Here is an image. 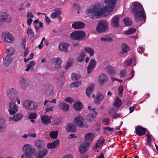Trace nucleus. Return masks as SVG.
<instances>
[{"label":"nucleus","mask_w":158,"mask_h":158,"mask_svg":"<svg viewBox=\"0 0 158 158\" xmlns=\"http://www.w3.org/2000/svg\"><path fill=\"white\" fill-rule=\"evenodd\" d=\"M62 158H73V156L72 155L69 154L64 156Z\"/></svg>","instance_id":"62"},{"label":"nucleus","mask_w":158,"mask_h":158,"mask_svg":"<svg viewBox=\"0 0 158 158\" xmlns=\"http://www.w3.org/2000/svg\"><path fill=\"white\" fill-rule=\"evenodd\" d=\"M108 80L107 76L105 74H102L100 75L98 78V82L100 84H103L105 83Z\"/></svg>","instance_id":"23"},{"label":"nucleus","mask_w":158,"mask_h":158,"mask_svg":"<svg viewBox=\"0 0 158 158\" xmlns=\"http://www.w3.org/2000/svg\"><path fill=\"white\" fill-rule=\"evenodd\" d=\"M23 118V115L21 114L17 113L12 117L9 118V121H17L21 120Z\"/></svg>","instance_id":"21"},{"label":"nucleus","mask_w":158,"mask_h":158,"mask_svg":"<svg viewBox=\"0 0 158 158\" xmlns=\"http://www.w3.org/2000/svg\"><path fill=\"white\" fill-rule=\"evenodd\" d=\"M135 132L138 135H143L145 134L146 129L140 126H138L135 128Z\"/></svg>","instance_id":"16"},{"label":"nucleus","mask_w":158,"mask_h":158,"mask_svg":"<svg viewBox=\"0 0 158 158\" xmlns=\"http://www.w3.org/2000/svg\"><path fill=\"white\" fill-rule=\"evenodd\" d=\"M42 89L46 93L49 95H52L54 93V88L52 86L47 85H44L42 88Z\"/></svg>","instance_id":"11"},{"label":"nucleus","mask_w":158,"mask_h":158,"mask_svg":"<svg viewBox=\"0 0 158 158\" xmlns=\"http://www.w3.org/2000/svg\"><path fill=\"white\" fill-rule=\"evenodd\" d=\"M51 118V117L49 118L48 115H43L42 116L41 119L44 124L47 125L50 122Z\"/></svg>","instance_id":"25"},{"label":"nucleus","mask_w":158,"mask_h":158,"mask_svg":"<svg viewBox=\"0 0 158 158\" xmlns=\"http://www.w3.org/2000/svg\"><path fill=\"white\" fill-rule=\"evenodd\" d=\"M123 52L124 53H126L130 50L129 47L126 44H123L122 46Z\"/></svg>","instance_id":"44"},{"label":"nucleus","mask_w":158,"mask_h":158,"mask_svg":"<svg viewBox=\"0 0 158 158\" xmlns=\"http://www.w3.org/2000/svg\"><path fill=\"white\" fill-rule=\"evenodd\" d=\"M2 40L7 43H12L14 41V36L8 32H3L2 34Z\"/></svg>","instance_id":"7"},{"label":"nucleus","mask_w":158,"mask_h":158,"mask_svg":"<svg viewBox=\"0 0 158 158\" xmlns=\"http://www.w3.org/2000/svg\"><path fill=\"white\" fill-rule=\"evenodd\" d=\"M65 101L66 102H69L70 103H72L73 102H74V101L73 100L72 98L70 97L67 98L65 99Z\"/></svg>","instance_id":"57"},{"label":"nucleus","mask_w":158,"mask_h":158,"mask_svg":"<svg viewBox=\"0 0 158 158\" xmlns=\"http://www.w3.org/2000/svg\"><path fill=\"white\" fill-rule=\"evenodd\" d=\"M37 115L36 113H31L29 115V118L30 119H34L37 117Z\"/></svg>","instance_id":"53"},{"label":"nucleus","mask_w":158,"mask_h":158,"mask_svg":"<svg viewBox=\"0 0 158 158\" xmlns=\"http://www.w3.org/2000/svg\"><path fill=\"white\" fill-rule=\"evenodd\" d=\"M23 106L29 110H34L38 108L36 102L29 100H25L23 103Z\"/></svg>","instance_id":"4"},{"label":"nucleus","mask_w":158,"mask_h":158,"mask_svg":"<svg viewBox=\"0 0 158 158\" xmlns=\"http://www.w3.org/2000/svg\"><path fill=\"white\" fill-rule=\"evenodd\" d=\"M95 118V117L94 115L90 113L86 117V119L87 120L89 121H92Z\"/></svg>","instance_id":"45"},{"label":"nucleus","mask_w":158,"mask_h":158,"mask_svg":"<svg viewBox=\"0 0 158 158\" xmlns=\"http://www.w3.org/2000/svg\"><path fill=\"white\" fill-rule=\"evenodd\" d=\"M24 57H26L27 54L28 52V48H24Z\"/></svg>","instance_id":"64"},{"label":"nucleus","mask_w":158,"mask_h":158,"mask_svg":"<svg viewBox=\"0 0 158 158\" xmlns=\"http://www.w3.org/2000/svg\"><path fill=\"white\" fill-rule=\"evenodd\" d=\"M62 62V60L60 58H54L52 59L51 64L56 69H59L61 67Z\"/></svg>","instance_id":"8"},{"label":"nucleus","mask_w":158,"mask_h":158,"mask_svg":"<svg viewBox=\"0 0 158 158\" xmlns=\"http://www.w3.org/2000/svg\"><path fill=\"white\" fill-rule=\"evenodd\" d=\"M59 140H57L54 142L48 143L47 146L49 149H52L56 148L59 145Z\"/></svg>","instance_id":"27"},{"label":"nucleus","mask_w":158,"mask_h":158,"mask_svg":"<svg viewBox=\"0 0 158 158\" xmlns=\"http://www.w3.org/2000/svg\"><path fill=\"white\" fill-rule=\"evenodd\" d=\"M105 69L109 73L111 74H114L115 73V71L114 68L111 66H106L105 68Z\"/></svg>","instance_id":"36"},{"label":"nucleus","mask_w":158,"mask_h":158,"mask_svg":"<svg viewBox=\"0 0 158 158\" xmlns=\"http://www.w3.org/2000/svg\"><path fill=\"white\" fill-rule=\"evenodd\" d=\"M74 107L76 110L78 111L80 110L82 108V105L80 102H77L74 104Z\"/></svg>","instance_id":"35"},{"label":"nucleus","mask_w":158,"mask_h":158,"mask_svg":"<svg viewBox=\"0 0 158 158\" xmlns=\"http://www.w3.org/2000/svg\"><path fill=\"white\" fill-rule=\"evenodd\" d=\"M104 96L100 93H98L96 98L95 99V103L98 105L100 104V102L104 98Z\"/></svg>","instance_id":"29"},{"label":"nucleus","mask_w":158,"mask_h":158,"mask_svg":"<svg viewBox=\"0 0 158 158\" xmlns=\"http://www.w3.org/2000/svg\"><path fill=\"white\" fill-rule=\"evenodd\" d=\"M60 106L62 110L64 111H68L70 107L69 106L64 103H61L60 104Z\"/></svg>","instance_id":"32"},{"label":"nucleus","mask_w":158,"mask_h":158,"mask_svg":"<svg viewBox=\"0 0 158 158\" xmlns=\"http://www.w3.org/2000/svg\"><path fill=\"white\" fill-rule=\"evenodd\" d=\"M86 36L85 32L78 31L72 32L70 34L71 38L77 40H83Z\"/></svg>","instance_id":"3"},{"label":"nucleus","mask_w":158,"mask_h":158,"mask_svg":"<svg viewBox=\"0 0 158 158\" xmlns=\"http://www.w3.org/2000/svg\"><path fill=\"white\" fill-rule=\"evenodd\" d=\"M89 146V144L85 141L83 142L80 147L79 150L81 154H84L87 150Z\"/></svg>","instance_id":"12"},{"label":"nucleus","mask_w":158,"mask_h":158,"mask_svg":"<svg viewBox=\"0 0 158 158\" xmlns=\"http://www.w3.org/2000/svg\"><path fill=\"white\" fill-rule=\"evenodd\" d=\"M125 24L127 26H130L132 24V22L129 18H127L123 20Z\"/></svg>","instance_id":"46"},{"label":"nucleus","mask_w":158,"mask_h":158,"mask_svg":"<svg viewBox=\"0 0 158 158\" xmlns=\"http://www.w3.org/2000/svg\"><path fill=\"white\" fill-rule=\"evenodd\" d=\"M48 150L47 149H44L43 150L40 151L37 153L35 154L36 157L37 158H42L47 153Z\"/></svg>","instance_id":"22"},{"label":"nucleus","mask_w":158,"mask_h":158,"mask_svg":"<svg viewBox=\"0 0 158 158\" xmlns=\"http://www.w3.org/2000/svg\"><path fill=\"white\" fill-rule=\"evenodd\" d=\"M84 50L86 52L89 54L90 56L93 55L94 53V50L92 48L89 47H86L84 48Z\"/></svg>","instance_id":"39"},{"label":"nucleus","mask_w":158,"mask_h":158,"mask_svg":"<svg viewBox=\"0 0 158 158\" xmlns=\"http://www.w3.org/2000/svg\"><path fill=\"white\" fill-rule=\"evenodd\" d=\"M105 140L102 138L99 139L96 146L94 147L93 149L97 152H99L104 143Z\"/></svg>","instance_id":"10"},{"label":"nucleus","mask_w":158,"mask_h":158,"mask_svg":"<svg viewBox=\"0 0 158 158\" xmlns=\"http://www.w3.org/2000/svg\"><path fill=\"white\" fill-rule=\"evenodd\" d=\"M81 85V82L79 81L77 82L72 83L70 85V86L72 88H73L75 87H78L80 85Z\"/></svg>","instance_id":"47"},{"label":"nucleus","mask_w":158,"mask_h":158,"mask_svg":"<svg viewBox=\"0 0 158 158\" xmlns=\"http://www.w3.org/2000/svg\"><path fill=\"white\" fill-rule=\"evenodd\" d=\"M96 64V61L94 59H92L90 60L89 65L87 67L88 73H90L93 71Z\"/></svg>","instance_id":"19"},{"label":"nucleus","mask_w":158,"mask_h":158,"mask_svg":"<svg viewBox=\"0 0 158 158\" xmlns=\"http://www.w3.org/2000/svg\"><path fill=\"white\" fill-rule=\"evenodd\" d=\"M15 52V49L12 48L8 49L6 51L7 55L11 57Z\"/></svg>","instance_id":"38"},{"label":"nucleus","mask_w":158,"mask_h":158,"mask_svg":"<svg viewBox=\"0 0 158 158\" xmlns=\"http://www.w3.org/2000/svg\"><path fill=\"white\" fill-rule=\"evenodd\" d=\"M127 74V71L125 69L121 70L119 73V75L121 78H124Z\"/></svg>","instance_id":"49"},{"label":"nucleus","mask_w":158,"mask_h":158,"mask_svg":"<svg viewBox=\"0 0 158 158\" xmlns=\"http://www.w3.org/2000/svg\"><path fill=\"white\" fill-rule=\"evenodd\" d=\"M6 127V123L4 120L0 119V132Z\"/></svg>","instance_id":"42"},{"label":"nucleus","mask_w":158,"mask_h":158,"mask_svg":"<svg viewBox=\"0 0 158 158\" xmlns=\"http://www.w3.org/2000/svg\"><path fill=\"white\" fill-rule=\"evenodd\" d=\"M54 106H52L50 107L49 108H48L45 109V111L46 112H48L49 111H52L53 110V108H54Z\"/></svg>","instance_id":"59"},{"label":"nucleus","mask_w":158,"mask_h":158,"mask_svg":"<svg viewBox=\"0 0 158 158\" xmlns=\"http://www.w3.org/2000/svg\"><path fill=\"white\" fill-rule=\"evenodd\" d=\"M20 84L23 86H25L26 84V81L23 77H21L19 79Z\"/></svg>","instance_id":"50"},{"label":"nucleus","mask_w":158,"mask_h":158,"mask_svg":"<svg viewBox=\"0 0 158 158\" xmlns=\"http://www.w3.org/2000/svg\"><path fill=\"white\" fill-rule=\"evenodd\" d=\"M119 15H116L114 16L111 21L112 25L114 27H117L119 26Z\"/></svg>","instance_id":"15"},{"label":"nucleus","mask_w":158,"mask_h":158,"mask_svg":"<svg viewBox=\"0 0 158 158\" xmlns=\"http://www.w3.org/2000/svg\"><path fill=\"white\" fill-rule=\"evenodd\" d=\"M85 56L86 53L85 52H81L78 56L77 59V60L79 62L83 61Z\"/></svg>","instance_id":"33"},{"label":"nucleus","mask_w":158,"mask_h":158,"mask_svg":"<svg viewBox=\"0 0 158 158\" xmlns=\"http://www.w3.org/2000/svg\"><path fill=\"white\" fill-rule=\"evenodd\" d=\"M144 11L135 13V19L137 22H139L145 19Z\"/></svg>","instance_id":"14"},{"label":"nucleus","mask_w":158,"mask_h":158,"mask_svg":"<svg viewBox=\"0 0 158 158\" xmlns=\"http://www.w3.org/2000/svg\"><path fill=\"white\" fill-rule=\"evenodd\" d=\"M117 0H105L104 3L107 4L102 8L99 4L96 5L86 10L87 14L92 13L97 16L104 15L106 12H110L114 9Z\"/></svg>","instance_id":"1"},{"label":"nucleus","mask_w":158,"mask_h":158,"mask_svg":"<svg viewBox=\"0 0 158 158\" xmlns=\"http://www.w3.org/2000/svg\"><path fill=\"white\" fill-rule=\"evenodd\" d=\"M35 146L38 148H42L45 145L44 141L42 140H36L35 142Z\"/></svg>","instance_id":"31"},{"label":"nucleus","mask_w":158,"mask_h":158,"mask_svg":"<svg viewBox=\"0 0 158 158\" xmlns=\"http://www.w3.org/2000/svg\"><path fill=\"white\" fill-rule=\"evenodd\" d=\"M94 138V135L91 133H87L85 136V139L87 141H89Z\"/></svg>","instance_id":"41"},{"label":"nucleus","mask_w":158,"mask_h":158,"mask_svg":"<svg viewBox=\"0 0 158 158\" xmlns=\"http://www.w3.org/2000/svg\"><path fill=\"white\" fill-rule=\"evenodd\" d=\"M116 109L115 108H110L109 110V113L111 115H113L117 112Z\"/></svg>","instance_id":"51"},{"label":"nucleus","mask_w":158,"mask_h":158,"mask_svg":"<svg viewBox=\"0 0 158 158\" xmlns=\"http://www.w3.org/2000/svg\"><path fill=\"white\" fill-rule=\"evenodd\" d=\"M12 61V57L6 55V57L3 58V63L5 66H7Z\"/></svg>","instance_id":"24"},{"label":"nucleus","mask_w":158,"mask_h":158,"mask_svg":"<svg viewBox=\"0 0 158 158\" xmlns=\"http://www.w3.org/2000/svg\"><path fill=\"white\" fill-rule=\"evenodd\" d=\"M22 150L24 153L22 155L21 158H34L33 156L36 152L34 147L29 144L24 145Z\"/></svg>","instance_id":"2"},{"label":"nucleus","mask_w":158,"mask_h":158,"mask_svg":"<svg viewBox=\"0 0 158 158\" xmlns=\"http://www.w3.org/2000/svg\"><path fill=\"white\" fill-rule=\"evenodd\" d=\"M27 18H33V15L31 12L29 11L27 12Z\"/></svg>","instance_id":"60"},{"label":"nucleus","mask_w":158,"mask_h":158,"mask_svg":"<svg viewBox=\"0 0 158 158\" xmlns=\"http://www.w3.org/2000/svg\"><path fill=\"white\" fill-rule=\"evenodd\" d=\"M136 31V30L135 28H132L124 31L123 33L125 35H130L135 33Z\"/></svg>","instance_id":"37"},{"label":"nucleus","mask_w":158,"mask_h":158,"mask_svg":"<svg viewBox=\"0 0 158 158\" xmlns=\"http://www.w3.org/2000/svg\"><path fill=\"white\" fill-rule=\"evenodd\" d=\"M83 121V119L81 116L75 117L74 118V122L79 127H83L84 126Z\"/></svg>","instance_id":"17"},{"label":"nucleus","mask_w":158,"mask_h":158,"mask_svg":"<svg viewBox=\"0 0 158 158\" xmlns=\"http://www.w3.org/2000/svg\"><path fill=\"white\" fill-rule=\"evenodd\" d=\"M123 92V86H120L118 89V93L120 96L122 94Z\"/></svg>","instance_id":"58"},{"label":"nucleus","mask_w":158,"mask_h":158,"mask_svg":"<svg viewBox=\"0 0 158 158\" xmlns=\"http://www.w3.org/2000/svg\"><path fill=\"white\" fill-rule=\"evenodd\" d=\"M9 113L12 115L14 114L18 111V107L15 105V102H11L9 104Z\"/></svg>","instance_id":"13"},{"label":"nucleus","mask_w":158,"mask_h":158,"mask_svg":"<svg viewBox=\"0 0 158 158\" xmlns=\"http://www.w3.org/2000/svg\"><path fill=\"white\" fill-rule=\"evenodd\" d=\"M137 51L139 52L142 53L144 52V50L143 48L140 47L138 48Z\"/></svg>","instance_id":"61"},{"label":"nucleus","mask_w":158,"mask_h":158,"mask_svg":"<svg viewBox=\"0 0 158 158\" xmlns=\"http://www.w3.org/2000/svg\"><path fill=\"white\" fill-rule=\"evenodd\" d=\"M76 126L73 123L69 124L66 127V129L67 131L70 132H74L76 130Z\"/></svg>","instance_id":"30"},{"label":"nucleus","mask_w":158,"mask_h":158,"mask_svg":"<svg viewBox=\"0 0 158 158\" xmlns=\"http://www.w3.org/2000/svg\"><path fill=\"white\" fill-rule=\"evenodd\" d=\"M80 76L77 75L76 73H73L71 74V78L73 80L77 81L80 78Z\"/></svg>","instance_id":"48"},{"label":"nucleus","mask_w":158,"mask_h":158,"mask_svg":"<svg viewBox=\"0 0 158 158\" xmlns=\"http://www.w3.org/2000/svg\"><path fill=\"white\" fill-rule=\"evenodd\" d=\"M27 34H28L29 36H32L34 34V32L31 29V28L30 27H29L28 29Z\"/></svg>","instance_id":"54"},{"label":"nucleus","mask_w":158,"mask_h":158,"mask_svg":"<svg viewBox=\"0 0 158 158\" xmlns=\"http://www.w3.org/2000/svg\"><path fill=\"white\" fill-rule=\"evenodd\" d=\"M35 64V62L33 61H31L30 62L29 64H28L27 66L26 69H25V71L26 72L29 71L30 69L31 71H33L34 69V68L33 67Z\"/></svg>","instance_id":"28"},{"label":"nucleus","mask_w":158,"mask_h":158,"mask_svg":"<svg viewBox=\"0 0 158 158\" xmlns=\"http://www.w3.org/2000/svg\"><path fill=\"white\" fill-rule=\"evenodd\" d=\"M121 100L119 98H117L114 103V105L117 108H119L121 105Z\"/></svg>","instance_id":"43"},{"label":"nucleus","mask_w":158,"mask_h":158,"mask_svg":"<svg viewBox=\"0 0 158 158\" xmlns=\"http://www.w3.org/2000/svg\"><path fill=\"white\" fill-rule=\"evenodd\" d=\"M94 87V84H90L89 86L86 89V93L89 97H90L91 96V93L93 91Z\"/></svg>","instance_id":"26"},{"label":"nucleus","mask_w":158,"mask_h":158,"mask_svg":"<svg viewBox=\"0 0 158 158\" xmlns=\"http://www.w3.org/2000/svg\"><path fill=\"white\" fill-rule=\"evenodd\" d=\"M12 20V18L9 14L5 12H0V22L10 23Z\"/></svg>","instance_id":"6"},{"label":"nucleus","mask_w":158,"mask_h":158,"mask_svg":"<svg viewBox=\"0 0 158 158\" xmlns=\"http://www.w3.org/2000/svg\"><path fill=\"white\" fill-rule=\"evenodd\" d=\"M61 14L60 10H55L54 12L52 13L51 14V17L52 19H54L59 16Z\"/></svg>","instance_id":"34"},{"label":"nucleus","mask_w":158,"mask_h":158,"mask_svg":"<svg viewBox=\"0 0 158 158\" xmlns=\"http://www.w3.org/2000/svg\"><path fill=\"white\" fill-rule=\"evenodd\" d=\"M110 120V119L108 118L104 119L102 121L103 123L105 125H108L109 123Z\"/></svg>","instance_id":"55"},{"label":"nucleus","mask_w":158,"mask_h":158,"mask_svg":"<svg viewBox=\"0 0 158 158\" xmlns=\"http://www.w3.org/2000/svg\"><path fill=\"white\" fill-rule=\"evenodd\" d=\"M85 25V23L79 21L73 23L72 24V27L74 29H79L84 28Z\"/></svg>","instance_id":"18"},{"label":"nucleus","mask_w":158,"mask_h":158,"mask_svg":"<svg viewBox=\"0 0 158 158\" xmlns=\"http://www.w3.org/2000/svg\"><path fill=\"white\" fill-rule=\"evenodd\" d=\"M34 54L33 53H31L30 56H29V58H28L27 59L26 58H24V61L25 62H27L28 61L32 59L33 57Z\"/></svg>","instance_id":"56"},{"label":"nucleus","mask_w":158,"mask_h":158,"mask_svg":"<svg viewBox=\"0 0 158 158\" xmlns=\"http://www.w3.org/2000/svg\"><path fill=\"white\" fill-rule=\"evenodd\" d=\"M33 20L32 19L29 18L27 20V23L28 25H30L31 24Z\"/></svg>","instance_id":"63"},{"label":"nucleus","mask_w":158,"mask_h":158,"mask_svg":"<svg viewBox=\"0 0 158 158\" xmlns=\"http://www.w3.org/2000/svg\"><path fill=\"white\" fill-rule=\"evenodd\" d=\"M108 28L107 22L104 20H101L99 21L96 29L98 32L102 33L106 31Z\"/></svg>","instance_id":"5"},{"label":"nucleus","mask_w":158,"mask_h":158,"mask_svg":"<svg viewBox=\"0 0 158 158\" xmlns=\"http://www.w3.org/2000/svg\"><path fill=\"white\" fill-rule=\"evenodd\" d=\"M133 61V59H131L130 60L127 61L126 62L124 63V66L127 67V66H130L131 65V64Z\"/></svg>","instance_id":"52"},{"label":"nucleus","mask_w":158,"mask_h":158,"mask_svg":"<svg viewBox=\"0 0 158 158\" xmlns=\"http://www.w3.org/2000/svg\"><path fill=\"white\" fill-rule=\"evenodd\" d=\"M58 136V131H52L49 134L50 137L53 139H56Z\"/></svg>","instance_id":"40"},{"label":"nucleus","mask_w":158,"mask_h":158,"mask_svg":"<svg viewBox=\"0 0 158 158\" xmlns=\"http://www.w3.org/2000/svg\"><path fill=\"white\" fill-rule=\"evenodd\" d=\"M69 44L66 43H61L59 46V48L60 50L68 52V48L69 46Z\"/></svg>","instance_id":"20"},{"label":"nucleus","mask_w":158,"mask_h":158,"mask_svg":"<svg viewBox=\"0 0 158 158\" xmlns=\"http://www.w3.org/2000/svg\"><path fill=\"white\" fill-rule=\"evenodd\" d=\"M131 11L132 12H135V13L144 11V10L143 6L139 3H138L133 5Z\"/></svg>","instance_id":"9"}]
</instances>
